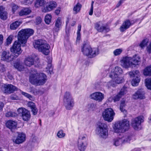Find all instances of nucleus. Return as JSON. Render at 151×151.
Instances as JSON below:
<instances>
[{"mask_svg":"<svg viewBox=\"0 0 151 151\" xmlns=\"http://www.w3.org/2000/svg\"><path fill=\"white\" fill-rule=\"evenodd\" d=\"M114 81L115 83L117 84H120L122 83L124 81V79L122 77H120L119 76H117L115 78H112Z\"/></svg>","mask_w":151,"mask_h":151,"instance_id":"obj_36","label":"nucleus"},{"mask_svg":"<svg viewBox=\"0 0 151 151\" xmlns=\"http://www.w3.org/2000/svg\"><path fill=\"white\" fill-rule=\"evenodd\" d=\"M17 88L11 84H4L3 86V90L5 93H11L17 91Z\"/></svg>","mask_w":151,"mask_h":151,"instance_id":"obj_15","label":"nucleus"},{"mask_svg":"<svg viewBox=\"0 0 151 151\" xmlns=\"http://www.w3.org/2000/svg\"><path fill=\"white\" fill-rule=\"evenodd\" d=\"M120 139L122 143L126 142L130 140L129 137L128 136L126 135L123 136L121 138H120Z\"/></svg>","mask_w":151,"mask_h":151,"instance_id":"obj_44","label":"nucleus"},{"mask_svg":"<svg viewBox=\"0 0 151 151\" xmlns=\"http://www.w3.org/2000/svg\"><path fill=\"white\" fill-rule=\"evenodd\" d=\"M21 94L23 95L28 98L31 101H34L35 100L34 97L31 95L23 91L21 92Z\"/></svg>","mask_w":151,"mask_h":151,"instance_id":"obj_39","label":"nucleus"},{"mask_svg":"<svg viewBox=\"0 0 151 151\" xmlns=\"http://www.w3.org/2000/svg\"><path fill=\"white\" fill-rule=\"evenodd\" d=\"M5 115L7 117H14L16 116L17 114L14 112L12 111H9L6 113Z\"/></svg>","mask_w":151,"mask_h":151,"instance_id":"obj_47","label":"nucleus"},{"mask_svg":"<svg viewBox=\"0 0 151 151\" xmlns=\"http://www.w3.org/2000/svg\"><path fill=\"white\" fill-rule=\"evenodd\" d=\"M145 86L147 89L151 90V78H147L145 80Z\"/></svg>","mask_w":151,"mask_h":151,"instance_id":"obj_38","label":"nucleus"},{"mask_svg":"<svg viewBox=\"0 0 151 151\" xmlns=\"http://www.w3.org/2000/svg\"><path fill=\"white\" fill-rule=\"evenodd\" d=\"M143 74L146 76H151V65L145 69L143 71Z\"/></svg>","mask_w":151,"mask_h":151,"instance_id":"obj_35","label":"nucleus"},{"mask_svg":"<svg viewBox=\"0 0 151 151\" xmlns=\"http://www.w3.org/2000/svg\"><path fill=\"white\" fill-rule=\"evenodd\" d=\"M17 124L16 122L11 120L8 121L6 123V127L10 129L11 131L16 128Z\"/></svg>","mask_w":151,"mask_h":151,"instance_id":"obj_24","label":"nucleus"},{"mask_svg":"<svg viewBox=\"0 0 151 151\" xmlns=\"http://www.w3.org/2000/svg\"><path fill=\"white\" fill-rule=\"evenodd\" d=\"M83 54L90 58L95 57L99 54V50L97 48L92 49L91 46L86 43L83 44L81 47Z\"/></svg>","mask_w":151,"mask_h":151,"instance_id":"obj_5","label":"nucleus"},{"mask_svg":"<svg viewBox=\"0 0 151 151\" xmlns=\"http://www.w3.org/2000/svg\"><path fill=\"white\" fill-rule=\"evenodd\" d=\"M64 105L68 110H70L73 108L74 105V100L73 97L69 92H66L63 97Z\"/></svg>","mask_w":151,"mask_h":151,"instance_id":"obj_6","label":"nucleus"},{"mask_svg":"<svg viewBox=\"0 0 151 151\" xmlns=\"http://www.w3.org/2000/svg\"><path fill=\"white\" fill-rule=\"evenodd\" d=\"M31 10L27 8H24L21 10L19 12V15L20 16H22L29 14L31 12Z\"/></svg>","mask_w":151,"mask_h":151,"instance_id":"obj_28","label":"nucleus"},{"mask_svg":"<svg viewBox=\"0 0 151 151\" xmlns=\"http://www.w3.org/2000/svg\"><path fill=\"white\" fill-rule=\"evenodd\" d=\"M144 117L142 116H139L133 119L132 120L131 124L135 130H138L141 123L144 122Z\"/></svg>","mask_w":151,"mask_h":151,"instance_id":"obj_11","label":"nucleus"},{"mask_svg":"<svg viewBox=\"0 0 151 151\" xmlns=\"http://www.w3.org/2000/svg\"><path fill=\"white\" fill-rule=\"evenodd\" d=\"M60 8H58V9L55 10V13L57 15H58L60 13Z\"/></svg>","mask_w":151,"mask_h":151,"instance_id":"obj_59","label":"nucleus"},{"mask_svg":"<svg viewBox=\"0 0 151 151\" xmlns=\"http://www.w3.org/2000/svg\"><path fill=\"white\" fill-rule=\"evenodd\" d=\"M7 18V14L5 11V8L2 6H0V18L3 20H6Z\"/></svg>","mask_w":151,"mask_h":151,"instance_id":"obj_25","label":"nucleus"},{"mask_svg":"<svg viewBox=\"0 0 151 151\" xmlns=\"http://www.w3.org/2000/svg\"><path fill=\"white\" fill-rule=\"evenodd\" d=\"M57 135L59 138H62L65 136V134L63 132L62 130H60L58 132Z\"/></svg>","mask_w":151,"mask_h":151,"instance_id":"obj_46","label":"nucleus"},{"mask_svg":"<svg viewBox=\"0 0 151 151\" xmlns=\"http://www.w3.org/2000/svg\"><path fill=\"white\" fill-rule=\"evenodd\" d=\"M140 58L139 56L135 55L132 58L131 61L132 62V65H138V63L140 62Z\"/></svg>","mask_w":151,"mask_h":151,"instance_id":"obj_31","label":"nucleus"},{"mask_svg":"<svg viewBox=\"0 0 151 151\" xmlns=\"http://www.w3.org/2000/svg\"><path fill=\"white\" fill-rule=\"evenodd\" d=\"M131 59L132 57H130L126 56L123 58L120 61L122 66L126 68L129 67L132 64Z\"/></svg>","mask_w":151,"mask_h":151,"instance_id":"obj_12","label":"nucleus"},{"mask_svg":"<svg viewBox=\"0 0 151 151\" xmlns=\"http://www.w3.org/2000/svg\"><path fill=\"white\" fill-rule=\"evenodd\" d=\"M113 83H114V81H111L109 83V84H110V85L113 87H115V84H114Z\"/></svg>","mask_w":151,"mask_h":151,"instance_id":"obj_62","label":"nucleus"},{"mask_svg":"<svg viewBox=\"0 0 151 151\" xmlns=\"http://www.w3.org/2000/svg\"><path fill=\"white\" fill-rule=\"evenodd\" d=\"M62 24L61 18L60 17L58 18L55 21V27L54 28L55 32H58L60 30V29Z\"/></svg>","mask_w":151,"mask_h":151,"instance_id":"obj_26","label":"nucleus"},{"mask_svg":"<svg viewBox=\"0 0 151 151\" xmlns=\"http://www.w3.org/2000/svg\"><path fill=\"white\" fill-rule=\"evenodd\" d=\"M140 81V79L138 76H136L135 78H133L131 81L132 85L133 86H137Z\"/></svg>","mask_w":151,"mask_h":151,"instance_id":"obj_37","label":"nucleus"},{"mask_svg":"<svg viewBox=\"0 0 151 151\" xmlns=\"http://www.w3.org/2000/svg\"><path fill=\"white\" fill-rule=\"evenodd\" d=\"M76 24V22L75 21H73V22L71 24V25L72 26H73Z\"/></svg>","mask_w":151,"mask_h":151,"instance_id":"obj_64","label":"nucleus"},{"mask_svg":"<svg viewBox=\"0 0 151 151\" xmlns=\"http://www.w3.org/2000/svg\"><path fill=\"white\" fill-rule=\"evenodd\" d=\"M34 59L32 57H28L25 59L24 64L30 67L34 64Z\"/></svg>","mask_w":151,"mask_h":151,"instance_id":"obj_29","label":"nucleus"},{"mask_svg":"<svg viewBox=\"0 0 151 151\" xmlns=\"http://www.w3.org/2000/svg\"><path fill=\"white\" fill-rule=\"evenodd\" d=\"M12 39L11 37H8L6 40L7 44L9 45L12 42Z\"/></svg>","mask_w":151,"mask_h":151,"instance_id":"obj_52","label":"nucleus"},{"mask_svg":"<svg viewBox=\"0 0 151 151\" xmlns=\"http://www.w3.org/2000/svg\"><path fill=\"white\" fill-rule=\"evenodd\" d=\"M122 51L123 50L122 49H117L114 51L113 54L115 56H118L120 55Z\"/></svg>","mask_w":151,"mask_h":151,"instance_id":"obj_45","label":"nucleus"},{"mask_svg":"<svg viewBox=\"0 0 151 151\" xmlns=\"http://www.w3.org/2000/svg\"><path fill=\"white\" fill-rule=\"evenodd\" d=\"M51 15L48 14H47L45 18V21L46 23L47 24H49L51 22Z\"/></svg>","mask_w":151,"mask_h":151,"instance_id":"obj_42","label":"nucleus"},{"mask_svg":"<svg viewBox=\"0 0 151 151\" xmlns=\"http://www.w3.org/2000/svg\"><path fill=\"white\" fill-rule=\"evenodd\" d=\"M1 58L2 60L9 62L12 61L15 57L10 54L8 51H4L1 54Z\"/></svg>","mask_w":151,"mask_h":151,"instance_id":"obj_14","label":"nucleus"},{"mask_svg":"<svg viewBox=\"0 0 151 151\" xmlns=\"http://www.w3.org/2000/svg\"><path fill=\"white\" fill-rule=\"evenodd\" d=\"M86 137V134H83L80 136L79 137L78 147L80 151H84L87 147L88 143Z\"/></svg>","mask_w":151,"mask_h":151,"instance_id":"obj_8","label":"nucleus"},{"mask_svg":"<svg viewBox=\"0 0 151 151\" xmlns=\"http://www.w3.org/2000/svg\"><path fill=\"white\" fill-rule=\"evenodd\" d=\"M14 67L19 71L22 70L24 68V66L22 65H20L18 63H15L14 65Z\"/></svg>","mask_w":151,"mask_h":151,"instance_id":"obj_43","label":"nucleus"},{"mask_svg":"<svg viewBox=\"0 0 151 151\" xmlns=\"http://www.w3.org/2000/svg\"><path fill=\"white\" fill-rule=\"evenodd\" d=\"M133 72H134V76L135 75H137L136 76H136H138L139 74V71L138 70H136L135 71H133Z\"/></svg>","mask_w":151,"mask_h":151,"instance_id":"obj_61","label":"nucleus"},{"mask_svg":"<svg viewBox=\"0 0 151 151\" xmlns=\"http://www.w3.org/2000/svg\"><path fill=\"white\" fill-rule=\"evenodd\" d=\"M122 70L121 68L116 67L115 68L114 71L111 72L109 76L111 78H114L117 76H119V75L122 74Z\"/></svg>","mask_w":151,"mask_h":151,"instance_id":"obj_20","label":"nucleus"},{"mask_svg":"<svg viewBox=\"0 0 151 151\" xmlns=\"http://www.w3.org/2000/svg\"><path fill=\"white\" fill-rule=\"evenodd\" d=\"M21 24V22L16 21L10 25V28L11 29L15 30L19 27Z\"/></svg>","mask_w":151,"mask_h":151,"instance_id":"obj_30","label":"nucleus"},{"mask_svg":"<svg viewBox=\"0 0 151 151\" xmlns=\"http://www.w3.org/2000/svg\"><path fill=\"white\" fill-rule=\"evenodd\" d=\"M96 105L93 103H91L88 105V107L89 110L93 111L95 108Z\"/></svg>","mask_w":151,"mask_h":151,"instance_id":"obj_50","label":"nucleus"},{"mask_svg":"<svg viewBox=\"0 0 151 151\" xmlns=\"http://www.w3.org/2000/svg\"><path fill=\"white\" fill-rule=\"evenodd\" d=\"M129 74L130 77H133L134 76V72H130L129 73Z\"/></svg>","mask_w":151,"mask_h":151,"instance_id":"obj_63","label":"nucleus"},{"mask_svg":"<svg viewBox=\"0 0 151 151\" xmlns=\"http://www.w3.org/2000/svg\"><path fill=\"white\" fill-rule=\"evenodd\" d=\"M147 51L149 53H151V42L147 47Z\"/></svg>","mask_w":151,"mask_h":151,"instance_id":"obj_53","label":"nucleus"},{"mask_svg":"<svg viewBox=\"0 0 151 151\" xmlns=\"http://www.w3.org/2000/svg\"><path fill=\"white\" fill-rule=\"evenodd\" d=\"M18 135L15 139H13V142L16 144H19L24 142L26 139V135L22 132H17Z\"/></svg>","mask_w":151,"mask_h":151,"instance_id":"obj_17","label":"nucleus"},{"mask_svg":"<svg viewBox=\"0 0 151 151\" xmlns=\"http://www.w3.org/2000/svg\"><path fill=\"white\" fill-rule=\"evenodd\" d=\"M90 96L91 99L98 102H101L104 99V95L99 92H97L91 94Z\"/></svg>","mask_w":151,"mask_h":151,"instance_id":"obj_18","label":"nucleus"},{"mask_svg":"<svg viewBox=\"0 0 151 151\" xmlns=\"http://www.w3.org/2000/svg\"><path fill=\"white\" fill-rule=\"evenodd\" d=\"M113 145L116 146H118L122 144L120 139V137H118L114 139L112 142Z\"/></svg>","mask_w":151,"mask_h":151,"instance_id":"obj_33","label":"nucleus"},{"mask_svg":"<svg viewBox=\"0 0 151 151\" xmlns=\"http://www.w3.org/2000/svg\"><path fill=\"white\" fill-rule=\"evenodd\" d=\"M34 33V30L30 28L22 29L18 32V40L15 41L10 48L11 52L15 55V58H17L22 52L21 45L22 46H24L28 38L32 35Z\"/></svg>","mask_w":151,"mask_h":151,"instance_id":"obj_1","label":"nucleus"},{"mask_svg":"<svg viewBox=\"0 0 151 151\" xmlns=\"http://www.w3.org/2000/svg\"><path fill=\"white\" fill-rule=\"evenodd\" d=\"M95 28L99 32H107L110 30V29L108 27L103 25L100 22L95 24Z\"/></svg>","mask_w":151,"mask_h":151,"instance_id":"obj_13","label":"nucleus"},{"mask_svg":"<svg viewBox=\"0 0 151 151\" xmlns=\"http://www.w3.org/2000/svg\"><path fill=\"white\" fill-rule=\"evenodd\" d=\"M34 47L38 50L45 55H47L50 52L49 45L46 43L45 41L42 40H38L35 41L34 44Z\"/></svg>","mask_w":151,"mask_h":151,"instance_id":"obj_3","label":"nucleus"},{"mask_svg":"<svg viewBox=\"0 0 151 151\" xmlns=\"http://www.w3.org/2000/svg\"><path fill=\"white\" fill-rule=\"evenodd\" d=\"M57 6V4L54 1H50L49 5L45 7L43 11L45 12H49L55 8Z\"/></svg>","mask_w":151,"mask_h":151,"instance_id":"obj_22","label":"nucleus"},{"mask_svg":"<svg viewBox=\"0 0 151 151\" xmlns=\"http://www.w3.org/2000/svg\"><path fill=\"white\" fill-rule=\"evenodd\" d=\"M28 106L31 110V111L33 115H36L37 113L38 109L36 108L35 104L32 101H29L27 104Z\"/></svg>","mask_w":151,"mask_h":151,"instance_id":"obj_23","label":"nucleus"},{"mask_svg":"<svg viewBox=\"0 0 151 151\" xmlns=\"http://www.w3.org/2000/svg\"><path fill=\"white\" fill-rule=\"evenodd\" d=\"M10 98L12 100H16L17 99L18 97L16 95H13L10 96Z\"/></svg>","mask_w":151,"mask_h":151,"instance_id":"obj_54","label":"nucleus"},{"mask_svg":"<svg viewBox=\"0 0 151 151\" xmlns=\"http://www.w3.org/2000/svg\"><path fill=\"white\" fill-rule=\"evenodd\" d=\"M97 134L101 137L106 139L108 136V128L107 125L104 123H99L96 129Z\"/></svg>","mask_w":151,"mask_h":151,"instance_id":"obj_7","label":"nucleus"},{"mask_svg":"<svg viewBox=\"0 0 151 151\" xmlns=\"http://www.w3.org/2000/svg\"><path fill=\"white\" fill-rule=\"evenodd\" d=\"M41 21L42 19L40 17H38L36 18V22L37 24H39L41 23Z\"/></svg>","mask_w":151,"mask_h":151,"instance_id":"obj_51","label":"nucleus"},{"mask_svg":"<svg viewBox=\"0 0 151 151\" xmlns=\"http://www.w3.org/2000/svg\"><path fill=\"white\" fill-rule=\"evenodd\" d=\"M46 2L44 0H37L35 3V6L36 7H39L43 6Z\"/></svg>","mask_w":151,"mask_h":151,"instance_id":"obj_32","label":"nucleus"},{"mask_svg":"<svg viewBox=\"0 0 151 151\" xmlns=\"http://www.w3.org/2000/svg\"><path fill=\"white\" fill-rule=\"evenodd\" d=\"M93 7H91L89 14L90 15H92L93 14Z\"/></svg>","mask_w":151,"mask_h":151,"instance_id":"obj_60","label":"nucleus"},{"mask_svg":"<svg viewBox=\"0 0 151 151\" xmlns=\"http://www.w3.org/2000/svg\"><path fill=\"white\" fill-rule=\"evenodd\" d=\"M81 24H79L78 26V30L77 32V37L76 41H79L81 39L80 31L81 29Z\"/></svg>","mask_w":151,"mask_h":151,"instance_id":"obj_41","label":"nucleus"},{"mask_svg":"<svg viewBox=\"0 0 151 151\" xmlns=\"http://www.w3.org/2000/svg\"><path fill=\"white\" fill-rule=\"evenodd\" d=\"M129 128V121L124 119L116 123L114 128L115 132L122 133L128 130Z\"/></svg>","mask_w":151,"mask_h":151,"instance_id":"obj_4","label":"nucleus"},{"mask_svg":"<svg viewBox=\"0 0 151 151\" xmlns=\"http://www.w3.org/2000/svg\"><path fill=\"white\" fill-rule=\"evenodd\" d=\"M3 36L2 35H0V45H1L3 42Z\"/></svg>","mask_w":151,"mask_h":151,"instance_id":"obj_58","label":"nucleus"},{"mask_svg":"<svg viewBox=\"0 0 151 151\" xmlns=\"http://www.w3.org/2000/svg\"><path fill=\"white\" fill-rule=\"evenodd\" d=\"M136 22V21L134 20L130 22L129 19H127L125 21L120 27L119 29L120 31L122 32H124Z\"/></svg>","mask_w":151,"mask_h":151,"instance_id":"obj_16","label":"nucleus"},{"mask_svg":"<svg viewBox=\"0 0 151 151\" xmlns=\"http://www.w3.org/2000/svg\"><path fill=\"white\" fill-rule=\"evenodd\" d=\"M127 92L126 89L123 88L121 89L119 92L113 98V100L114 102L119 101L122 96H124Z\"/></svg>","mask_w":151,"mask_h":151,"instance_id":"obj_21","label":"nucleus"},{"mask_svg":"<svg viewBox=\"0 0 151 151\" xmlns=\"http://www.w3.org/2000/svg\"><path fill=\"white\" fill-rule=\"evenodd\" d=\"M47 59L48 61L47 62V66L46 67V71L48 73L51 74L53 70V68L51 65L52 59L50 57H47Z\"/></svg>","mask_w":151,"mask_h":151,"instance_id":"obj_27","label":"nucleus"},{"mask_svg":"<svg viewBox=\"0 0 151 151\" xmlns=\"http://www.w3.org/2000/svg\"><path fill=\"white\" fill-rule=\"evenodd\" d=\"M33 0H25V3L26 4H31L33 2Z\"/></svg>","mask_w":151,"mask_h":151,"instance_id":"obj_56","label":"nucleus"},{"mask_svg":"<svg viewBox=\"0 0 151 151\" xmlns=\"http://www.w3.org/2000/svg\"><path fill=\"white\" fill-rule=\"evenodd\" d=\"M46 75L43 73L31 74L29 78V81L32 84L40 86L45 83L47 80Z\"/></svg>","mask_w":151,"mask_h":151,"instance_id":"obj_2","label":"nucleus"},{"mask_svg":"<svg viewBox=\"0 0 151 151\" xmlns=\"http://www.w3.org/2000/svg\"><path fill=\"white\" fill-rule=\"evenodd\" d=\"M11 7L12 8V11L13 13L14 14L15 12L17 9L18 7L16 4H12L11 5Z\"/></svg>","mask_w":151,"mask_h":151,"instance_id":"obj_48","label":"nucleus"},{"mask_svg":"<svg viewBox=\"0 0 151 151\" xmlns=\"http://www.w3.org/2000/svg\"><path fill=\"white\" fill-rule=\"evenodd\" d=\"M81 5L79 3H78L74 7L73 9V13L75 14H76L79 12L81 9Z\"/></svg>","mask_w":151,"mask_h":151,"instance_id":"obj_34","label":"nucleus"},{"mask_svg":"<svg viewBox=\"0 0 151 151\" xmlns=\"http://www.w3.org/2000/svg\"><path fill=\"white\" fill-rule=\"evenodd\" d=\"M95 14L97 17H99L101 15V13L99 11L95 12Z\"/></svg>","mask_w":151,"mask_h":151,"instance_id":"obj_57","label":"nucleus"},{"mask_svg":"<svg viewBox=\"0 0 151 151\" xmlns=\"http://www.w3.org/2000/svg\"><path fill=\"white\" fill-rule=\"evenodd\" d=\"M145 92L142 88L138 89L133 95V98L135 99H143L145 98Z\"/></svg>","mask_w":151,"mask_h":151,"instance_id":"obj_19","label":"nucleus"},{"mask_svg":"<svg viewBox=\"0 0 151 151\" xmlns=\"http://www.w3.org/2000/svg\"><path fill=\"white\" fill-rule=\"evenodd\" d=\"M125 106V101L124 100L122 101L120 105V110L122 112L124 113L126 112V111L124 109Z\"/></svg>","mask_w":151,"mask_h":151,"instance_id":"obj_40","label":"nucleus"},{"mask_svg":"<svg viewBox=\"0 0 151 151\" xmlns=\"http://www.w3.org/2000/svg\"><path fill=\"white\" fill-rule=\"evenodd\" d=\"M115 115V113L113 110L111 108L105 109L102 114L104 120L109 122L113 120Z\"/></svg>","mask_w":151,"mask_h":151,"instance_id":"obj_9","label":"nucleus"},{"mask_svg":"<svg viewBox=\"0 0 151 151\" xmlns=\"http://www.w3.org/2000/svg\"><path fill=\"white\" fill-rule=\"evenodd\" d=\"M5 70V68L4 65L0 66V72H3Z\"/></svg>","mask_w":151,"mask_h":151,"instance_id":"obj_55","label":"nucleus"},{"mask_svg":"<svg viewBox=\"0 0 151 151\" xmlns=\"http://www.w3.org/2000/svg\"><path fill=\"white\" fill-rule=\"evenodd\" d=\"M17 111L24 121L27 122L30 120L31 115L28 110L24 108L21 107L17 109Z\"/></svg>","mask_w":151,"mask_h":151,"instance_id":"obj_10","label":"nucleus"},{"mask_svg":"<svg viewBox=\"0 0 151 151\" xmlns=\"http://www.w3.org/2000/svg\"><path fill=\"white\" fill-rule=\"evenodd\" d=\"M147 41L146 40H143L139 44V46L142 48H143L147 45Z\"/></svg>","mask_w":151,"mask_h":151,"instance_id":"obj_49","label":"nucleus"}]
</instances>
